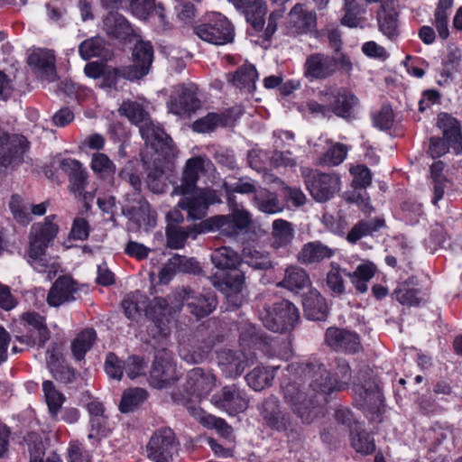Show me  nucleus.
<instances>
[{
  "label": "nucleus",
  "mask_w": 462,
  "mask_h": 462,
  "mask_svg": "<svg viewBox=\"0 0 462 462\" xmlns=\"http://www.w3.org/2000/svg\"><path fill=\"white\" fill-rule=\"evenodd\" d=\"M288 370L294 371L299 375L303 374L310 379L309 393L301 389V383L297 377L282 386L285 401L304 423H311L317 418L323 416L322 402H327L326 396L346 389L351 379L350 366L342 359L337 361V367L333 374L328 372L319 362L301 364L297 367L295 365H291Z\"/></svg>",
  "instance_id": "1"
},
{
  "label": "nucleus",
  "mask_w": 462,
  "mask_h": 462,
  "mask_svg": "<svg viewBox=\"0 0 462 462\" xmlns=\"http://www.w3.org/2000/svg\"><path fill=\"white\" fill-rule=\"evenodd\" d=\"M211 261L217 269L233 271L222 280L214 277L212 283L226 295L229 302L241 305L245 278L242 272L236 270L242 263L240 254L229 246H221L212 252Z\"/></svg>",
  "instance_id": "2"
},
{
  "label": "nucleus",
  "mask_w": 462,
  "mask_h": 462,
  "mask_svg": "<svg viewBox=\"0 0 462 462\" xmlns=\"http://www.w3.org/2000/svg\"><path fill=\"white\" fill-rule=\"evenodd\" d=\"M55 219V215H50L43 221L31 226L28 258L30 264L39 273H46L51 265L46 250L59 233L60 228Z\"/></svg>",
  "instance_id": "3"
},
{
  "label": "nucleus",
  "mask_w": 462,
  "mask_h": 462,
  "mask_svg": "<svg viewBox=\"0 0 462 462\" xmlns=\"http://www.w3.org/2000/svg\"><path fill=\"white\" fill-rule=\"evenodd\" d=\"M236 10L244 14L252 28L261 32V37L269 41L277 30V22L282 16L283 10L273 11L264 28L267 5L264 0H228Z\"/></svg>",
  "instance_id": "4"
},
{
  "label": "nucleus",
  "mask_w": 462,
  "mask_h": 462,
  "mask_svg": "<svg viewBox=\"0 0 462 462\" xmlns=\"http://www.w3.org/2000/svg\"><path fill=\"white\" fill-rule=\"evenodd\" d=\"M260 319L269 330L282 333L295 327L300 319V312L292 302L281 300L272 306H264L260 311Z\"/></svg>",
  "instance_id": "5"
},
{
  "label": "nucleus",
  "mask_w": 462,
  "mask_h": 462,
  "mask_svg": "<svg viewBox=\"0 0 462 462\" xmlns=\"http://www.w3.org/2000/svg\"><path fill=\"white\" fill-rule=\"evenodd\" d=\"M202 41L214 45H225L234 41L235 30L231 22L219 13L208 14L205 21L194 28Z\"/></svg>",
  "instance_id": "6"
},
{
  "label": "nucleus",
  "mask_w": 462,
  "mask_h": 462,
  "mask_svg": "<svg viewBox=\"0 0 462 462\" xmlns=\"http://www.w3.org/2000/svg\"><path fill=\"white\" fill-rule=\"evenodd\" d=\"M172 194L182 196L178 207L187 211L188 217L192 219H202L210 205L221 202V195L211 188H195L187 193Z\"/></svg>",
  "instance_id": "7"
},
{
  "label": "nucleus",
  "mask_w": 462,
  "mask_h": 462,
  "mask_svg": "<svg viewBox=\"0 0 462 462\" xmlns=\"http://www.w3.org/2000/svg\"><path fill=\"white\" fill-rule=\"evenodd\" d=\"M169 111L180 117H190L201 107L198 88L194 84H179L173 87L169 101Z\"/></svg>",
  "instance_id": "8"
},
{
  "label": "nucleus",
  "mask_w": 462,
  "mask_h": 462,
  "mask_svg": "<svg viewBox=\"0 0 462 462\" xmlns=\"http://www.w3.org/2000/svg\"><path fill=\"white\" fill-rule=\"evenodd\" d=\"M180 375L172 353L165 348L157 351L150 372V384L157 389L167 388L177 382Z\"/></svg>",
  "instance_id": "9"
},
{
  "label": "nucleus",
  "mask_w": 462,
  "mask_h": 462,
  "mask_svg": "<svg viewBox=\"0 0 462 462\" xmlns=\"http://www.w3.org/2000/svg\"><path fill=\"white\" fill-rule=\"evenodd\" d=\"M29 148L26 138L0 129V166L14 168L23 162Z\"/></svg>",
  "instance_id": "10"
},
{
  "label": "nucleus",
  "mask_w": 462,
  "mask_h": 462,
  "mask_svg": "<svg viewBox=\"0 0 462 462\" xmlns=\"http://www.w3.org/2000/svg\"><path fill=\"white\" fill-rule=\"evenodd\" d=\"M24 333L15 336V339L28 346H42L50 339V330L45 319L36 312H25L21 317Z\"/></svg>",
  "instance_id": "11"
},
{
  "label": "nucleus",
  "mask_w": 462,
  "mask_h": 462,
  "mask_svg": "<svg viewBox=\"0 0 462 462\" xmlns=\"http://www.w3.org/2000/svg\"><path fill=\"white\" fill-rule=\"evenodd\" d=\"M178 451V441L171 429L155 431L146 445L147 457L153 462H169Z\"/></svg>",
  "instance_id": "12"
},
{
  "label": "nucleus",
  "mask_w": 462,
  "mask_h": 462,
  "mask_svg": "<svg viewBox=\"0 0 462 462\" xmlns=\"http://www.w3.org/2000/svg\"><path fill=\"white\" fill-rule=\"evenodd\" d=\"M360 383H354L355 402L363 410L377 411L382 402L379 385L375 378L369 376L367 371L359 374Z\"/></svg>",
  "instance_id": "13"
},
{
  "label": "nucleus",
  "mask_w": 462,
  "mask_h": 462,
  "mask_svg": "<svg viewBox=\"0 0 462 462\" xmlns=\"http://www.w3.org/2000/svg\"><path fill=\"white\" fill-rule=\"evenodd\" d=\"M232 213L217 215L209 219L212 228L226 236H235L245 229L251 223V215L239 205L229 207Z\"/></svg>",
  "instance_id": "14"
},
{
  "label": "nucleus",
  "mask_w": 462,
  "mask_h": 462,
  "mask_svg": "<svg viewBox=\"0 0 462 462\" xmlns=\"http://www.w3.org/2000/svg\"><path fill=\"white\" fill-rule=\"evenodd\" d=\"M211 403L229 415H236L248 408L249 399L236 384H231L213 394Z\"/></svg>",
  "instance_id": "15"
},
{
  "label": "nucleus",
  "mask_w": 462,
  "mask_h": 462,
  "mask_svg": "<svg viewBox=\"0 0 462 462\" xmlns=\"http://www.w3.org/2000/svg\"><path fill=\"white\" fill-rule=\"evenodd\" d=\"M307 189L319 202L330 199L340 189L339 177L333 173L313 172L305 179Z\"/></svg>",
  "instance_id": "16"
},
{
  "label": "nucleus",
  "mask_w": 462,
  "mask_h": 462,
  "mask_svg": "<svg viewBox=\"0 0 462 462\" xmlns=\"http://www.w3.org/2000/svg\"><path fill=\"white\" fill-rule=\"evenodd\" d=\"M337 71L335 57L315 52L309 55L303 65L304 76L310 80H324L332 77Z\"/></svg>",
  "instance_id": "17"
},
{
  "label": "nucleus",
  "mask_w": 462,
  "mask_h": 462,
  "mask_svg": "<svg viewBox=\"0 0 462 462\" xmlns=\"http://www.w3.org/2000/svg\"><path fill=\"white\" fill-rule=\"evenodd\" d=\"M153 60V48L149 42H137L133 50V64L128 66L131 81L146 76Z\"/></svg>",
  "instance_id": "18"
},
{
  "label": "nucleus",
  "mask_w": 462,
  "mask_h": 462,
  "mask_svg": "<svg viewBox=\"0 0 462 462\" xmlns=\"http://www.w3.org/2000/svg\"><path fill=\"white\" fill-rule=\"evenodd\" d=\"M211 165L210 160L205 156H195L186 162L181 183L176 186L173 193H187L197 187L199 175L204 173Z\"/></svg>",
  "instance_id": "19"
},
{
  "label": "nucleus",
  "mask_w": 462,
  "mask_h": 462,
  "mask_svg": "<svg viewBox=\"0 0 462 462\" xmlns=\"http://www.w3.org/2000/svg\"><path fill=\"white\" fill-rule=\"evenodd\" d=\"M47 367L53 378L62 383H70L77 377V371L65 360L62 353L56 345L48 347L46 351Z\"/></svg>",
  "instance_id": "20"
},
{
  "label": "nucleus",
  "mask_w": 462,
  "mask_h": 462,
  "mask_svg": "<svg viewBox=\"0 0 462 462\" xmlns=\"http://www.w3.org/2000/svg\"><path fill=\"white\" fill-rule=\"evenodd\" d=\"M79 289L78 282L71 277L60 276L51 285L47 295V303L51 307H60L74 301Z\"/></svg>",
  "instance_id": "21"
},
{
  "label": "nucleus",
  "mask_w": 462,
  "mask_h": 462,
  "mask_svg": "<svg viewBox=\"0 0 462 462\" xmlns=\"http://www.w3.org/2000/svg\"><path fill=\"white\" fill-rule=\"evenodd\" d=\"M325 341L335 351L356 353L361 349L358 335L344 328H328L326 330Z\"/></svg>",
  "instance_id": "22"
},
{
  "label": "nucleus",
  "mask_w": 462,
  "mask_h": 462,
  "mask_svg": "<svg viewBox=\"0 0 462 462\" xmlns=\"http://www.w3.org/2000/svg\"><path fill=\"white\" fill-rule=\"evenodd\" d=\"M254 356L242 351L223 349L217 354L218 365L226 377H237L245 368L254 363Z\"/></svg>",
  "instance_id": "23"
},
{
  "label": "nucleus",
  "mask_w": 462,
  "mask_h": 462,
  "mask_svg": "<svg viewBox=\"0 0 462 462\" xmlns=\"http://www.w3.org/2000/svg\"><path fill=\"white\" fill-rule=\"evenodd\" d=\"M331 106L333 116L341 118L350 116L353 108L357 105L358 98L347 88H340L334 91L322 93Z\"/></svg>",
  "instance_id": "24"
},
{
  "label": "nucleus",
  "mask_w": 462,
  "mask_h": 462,
  "mask_svg": "<svg viewBox=\"0 0 462 462\" xmlns=\"http://www.w3.org/2000/svg\"><path fill=\"white\" fill-rule=\"evenodd\" d=\"M397 3L389 2L381 5L376 20L379 31L390 41H396L400 35L399 13Z\"/></svg>",
  "instance_id": "25"
},
{
  "label": "nucleus",
  "mask_w": 462,
  "mask_h": 462,
  "mask_svg": "<svg viewBox=\"0 0 462 462\" xmlns=\"http://www.w3.org/2000/svg\"><path fill=\"white\" fill-rule=\"evenodd\" d=\"M181 298L186 301L189 311L199 319L209 315L217 303L216 295L211 291L195 294L190 290L183 289Z\"/></svg>",
  "instance_id": "26"
},
{
  "label": "nucleus",
  "mask_w": 462,
  "mask_h": 462,
  "mask_svg": "<svg viewBox=\"0 0 462 462\" xmlns=\"http://www.w3.org/2000/svg\"><path fill=\"white\" fill-rule=\"evenodd\" d=\"M146 315L152 320L162 337L170 334V323L173 319V308L169 305L164 298H154L145 310Z\"/></svg>",
  "instance_id": "27"
},
{
  "label": "nucleus",
  "mask_w": 462,
  "mask_h": 462,
  "mask_svg": "<svg viewBox=\"0 0 462 462\" xmlns=\"http://www.w3.org/2000/svg\"><path fill=\"white\" fill-rule=\"evenodd\" d=\"M60 168L69 176L70 192L81 195L88 179V172L83 164L76 159L65 158L60 162Z\"/></svg>",
  "instance_id": "28"
},
{
  "label": "nucleus",
  "mask_w": 462,
  "mask_h": 462,
  "mask_svg": "<svg viewBox=\"0 0 462 462\" xmlns=\"http://www.w3.org/2000/svg\"><path fill=\"white\" fill-rule=\"evenodd\" d=\"M260 413L271 429L282 431L285 430L290 424L289 415L281 411L279 400L274 396H270L263 401Z\"/></svg>",
  "instance_id": "29"
},
{
  "label": "nucleus",
  "mask_w": 462,
  "mask_h": 462,
  "mask_svg": "<svg viewBox=\"0 0 462 462\" xmlns=\"http://www.w3.org/2000/svg\"><path fill=\"white\" fill-rule=\"evenodd\" d=\"M216 384L215 376L201 368H193L187 374L186 391L189 395L202 397L208 394Z\"/></svg>",
  "instance_id": "30"
},
{
  "label": "nucleus",
  "mask_w": 462,
  "mask_h": 462,
  "mask_svg": "<svg viewBox=\"0 0 462 462\" xmlns=\"http://www.w3.org/2000/svg\"><path fill=\"white\" fill-rule=\"evenodd\" d=\"M288 23L295 33L310 32L317 24L316 14L309 11L305 5L297 4L289 13Z\"/></svg>",
  "instance_id": "31"
},
{
  "label": "nucleus",
  "mask_w": 462,
  "mask_h": 462,
  "mask_svg": "<svg viewBox=\"0 0 462 462\" xmlns=\"http://www.w3.org/2000/svg\"><path fill=\"white\" fill-rule=\"evenodd\" d=\"M139 131L146 145L154 150L156 153L162 152L165 148L169 147L170 137L159 125L150 118L139 125Z\"/></svg>",
  "instance_id": "32"
},
{
  "label": "nucleus",
  "mask_w": 462,
  "mask_h": 462,
  "mask_svg": "<svg viewBox=\"0 0 462 462\" xmlns=\"http://www.w3.org/2000/svg\"><path fill=\"white\" fill-rule=\"evenodd\" d=\"M28 64L42 78L53 81L56 77L55 57L50 51L38 50L28 57Z\"/></svg>",
  "instance_id": "33"
},
{
  "label": "nucleus",
  "mask_w": 462,
  "mask_h": 462,
  "mask_svg": "<svg viewBox=\"0 0 462 462\" xmlns=\"http://www.w3.org/2000/svg\"><path fill=\"white\" fill-rule=\"evenodd\" d=\"M311 285L309 273L297 265H290L285 269L283 279L277 283L278 287L298 292Z\"/></svg>",
  "instance_id": "34"
},
{
  "label": "nucleus",
  "mask_w": 462,
  "mask_h": 462,
  "mask_svg": "<svg viewBox=\"0 0 462 462\" xmlns=\"http://www.w3.org/2000/svg\"><path fill=\"white\" fill-rule=\"evenodd\" d=\"M196 267L193 259L175 254L171 257L159 273L160 282L167 284L178 272L191 273Z\"/></svg>",
  "instance_id": "35"
},
{
  "label": "nucleus",
  "mask_w": 462,
  "mask_h": 462,
  "mask_svg": "<svg viewBox=\"0 0 462 462\" xmlns=\"http://www.w3.org/2000/svg\"><path fill=\"white\" fill-rule=\"evenodd\" d=\"M334 250L319 241L305 244L298 254V261L303 264H312L329 259Z\"/></svg>",
  "instance_id": "36"
},
{
  "label": "nucleus",
  "mask_w": 462,
  "mask_h": 462,
  "mask_svg": "<svg viewBox=\"0 0 462 462\" xmlns=\"http://www.w3.org/2000/svg\"><path fill=\"white\" fill-rule=\"evenodd\" d=\"M302 305L305 316L309 319L323 320L328 316L326 300L316 289H311L304 295Z\"/></svg>",
  "instance_id": "37"
},
{
  "label": "nucleus",
  "mask_w": 462,
  "mask_h": 462,
  "mask_svg": "<svg viewBox=\"0 0 462 462\" xmlns=\"http://www.w3.org/2000/svg\"><path fill=\"white\" fill-rule=\"evenodd\" d=\"M79 53L84 60L92 58L107 60L111 57V51L106 41L100 36H94L83 41L79 46Z\"/></svg>",
  "instance_id": "38"
},
{
  "label": "nucleus",
  "mask_w": 462,
  "mask_h": 462,
  "mask_svg": "<svg viewBox=\"0 0 462 462\" xmlns=\"http://www.w3.org/2000/svg\"><path fill=\"white\" fill-rule=\"evenodd\" d=\"M104 31L116 39L125 40L133 33L128 21L118 13H109L104 19Z\"/></svg>",
  "instance_id": "39"
},
{
  "label": "nucleus",
  "mask_w": 462,
  "mask_h": 462,
  "mask_svg": "<svg viewBox=\"0 0 462 462\" xmlns=\"http://www.w3.org/2000/svg\"><path fill=\"white\" fill-rule=\"evenodd\" d=\"M189 411L204 426L217 430V432L226 439L232 438L233 429L226 423L224 419L208 414L202 410L197 408L189 407Z\"/></svg>",
  "instance_id": "40"
},
{
  "label": "nucleus",
  "mask_w": 462,
  "mask_h": 462,
  "mask_svg": "<svg viewBox=\"0 0 462 462\" xmlns=\"http://www.w3.org/2000/svg\"><path fill=\"white\" fill-rule=\"evenodd\" d=\"M96 339L97 332L93 328H85L78 333L70 343V350L75 360H83L86 354L92 348Z\"/></svg>",
  "instance_id": "41"
},
{
  "label": "nucleus",
  "mask_w": 462,
  "mask_h": 462,
  "mask_svg": "<svg viewBox=\"0 0 462 462\" xmlns=\"http://www.w3.org/2000/svg\"><path fill=\"white\" fill-rule=\"evenodd\" d=\"M198 232L193 226H180L178 225L168 224L166 227L167 246L171 249L183 248L187 239L190 236L193 239L197 237Z\"/></svg>",
  "instance_id": "42"
},
{
  "label": "nucleus",
  "mask_w": 462,
  "mask_h": 462,
  "mask_svg": "<svg viewBox=\"0 0 462 462\" xmlns=\"http://www.w3.org/2000/svg\"><path fill=\"white\" fill-rule=\"evenodd\" d=\"M272 245L276 248L288 246L294 238L292 224L284 219H275L272 225Z\"/></svg>",
  "instance_id": "43"
},
{
  "label": "nucleus",
  "mask_w": 462,
  "mask_h": 462,
  "mask_svg": "<svg viewBox=\"0 0 462 462\" xmlns=\"http://www.w3.org/2000/svg\"><path fill=\"white\" fill-rule=\"evenodd\" d=\"M437 125L442 130L443 137L456 149L462 140L457 120L447 113L439 115Z\"/></svg>",
  "instance_id": "44"
},
{
  "label": "nucleus",
  "mask_w": 462,
  "mask_h": 462,
  "mask_svg": "<svg viewBox=\"0 0 462 462\" xmlns=\"http://www.w3.org/2000/svg\"><path fill=\"white\" fill-rule=\"evenodd\" d=\"M279 366L272 368L256 366L249 374H246L245 380L247 384L254 391H262L270 386L274 378V372Z\"/></svg>",
  "instance_id": "45"
},
{
  "label": "nucleus",
  "mask_w": 462,
  "mask_h": 462,
  "mask_svg": "<svg viewBox=\"0 0 462 462\" xmlns=\"http://www.w3.org/2000/svg\"><path fill=\"white\" fill-rule=\"evenodd\" d=\"M383 218L375 217L370 220H361L357 222L348 232L346 240L355 244L361 238L371 236L384 226Z\"/></svg>",
  "instance_id": "46"
},
{
  "label": "nucleus",
  "mask_w": 462,
  "mask_h": 462,
  "mask_svg": "<svg viewBox=\"0 0 462 462\" xmlns=\"http://www.w3.org/2000/svg\"><path fill=\"white\" fill-rule=\"evenodd\" d=\"M223 188L226 193L227 204L229 207H233L234 205H238L235 201L236 198L234 196V193H240V194L254 193L255 195L260 190V189H258L256 182L247 177L240 178L234 183L224 182Z\"/></svg>",
  "instance_id": "47"
},
{
  "label": "nucleus",
  "mask_w": 462,
  "mask_h": 462,
  "mask_svg": "<svg viewBox=\"0 0 462 462\" xmlns=\"http://www.w3.org/2000/svg\"><path fill=\"white\" fill-rule=\"evenodd\" d=\"M453 2L454 0H439L434 11L433 24L443 40L449 36L448 20Z\"/></svg>",
  "instance_id": "48"
},
{
  "label": "nucleus",
  "mask_w": 462,
  "mask_h": 462,
  "mask_svg": "<svg viewBox=\"0 0 462 462\" xmlns=\"http://www.w3.org/2000/svg\"><path fill=\"white\" fill-rule=\"evenodd\" d=\"M343 9L345 12L341 19L343 25L350 28L363 27L365 19L362 15L365 13V8L358 0H344Z\"/></svg>",
  "instance_id": "49"
},
{
  "label": "nucleus",
  "mask_w": 462,
  "mask_h": 462,
  "mask_svg": "<svg viewBox=\"0 0 462 462\" xmlns=\"http://www.w3.org/2000/svg\"><path fill=\"white\" fill-rule=\"evenodd\" d=\"M376 266L371 262L360 263L352 273H347L351 282L361 293L367 291V282L374 276Z\"/></svg>",
  "instance_id": "50"
},
{
  "label": "nucleus",
  "mask_w": 462,
  "mask_h": 462,
  "mask_svg": "<svg viewBox=\"0 0 462 462\" xmlns=\"http://www.w3.org/2000/svg\"><path fill=\"white\" fill-rule=\"evenodd\" d=\"M90 168L100 179L113 178L116 166L110 158L103 152H95L91 157Z\"/></svg>",
  "instance_id": "51"
},
{
  "label": "nucleus",
  "mask_w": 462,
  "mask_h": 462,
  "mask_svg": "<svg viewBox=\"0 0 462 462\" xmlns=\"http://www.w3.org/2000/svg\"><path fill=\"white\" fill-rule=\"evenodd\" d=\"M229 80L238 88H254L258 73L253 64H244L240 66L235 74L228 75Z\"/></svg>",
  "instance_id": "52"
},
{
  "label": "nucleus",
  "mask_w": 462,
  "mask_h": 462,
  "mask_svg": "<svg viewBox=\"0 0 462 462\" xmlns=\"http://www.w3.org/2000/svg\"><path fill=\"white\" fill-rule=\"evenodd\" d=\"M119 113L126 116L132 123L140 124V125L150 118L143 105L133 100L124 101L119 107Z\"/></svg>",
  "instance_id": "53"
},
{
  "label": "nucleus",
  "mask_w": 462,
  "mask_h": 462,
  "mask_svg": "<svg viewBox=\"0 0 462 462\" xmlns=\"http://www.w3.org/2000/svg\"><path fill=\"white\" fill-rule=\"evenodd\" d=\"M148 397L147 392L143 388H130L124 392L119 410L121 412L127 413L134 411L141 405Z\"/></svg>",
  "instance_id": "54"
},
{
  "label": "nucleus",
  "mask_w": 462,
  "mask_h": 462,
  "mask_svg": "<svg viewBox=\"0 0 462 462\" xmlns=\"http://www.w3.org/2000/svg\"><path fill=\"white\" fill-rule=\"evenodd\" d=\"M243 260L254 269L267 270L272 267L269 254L259 251L252 246L244 248L242 261Z\"/></svg>",
  "instance_id": "55"
},
{
  "label": "nucleus",
  "mask_w": 462,
  "mask_h": 462,
  "mask_svg": "<svg viewBox=\"0 0 462 462\" xmlns=\"http://www.w3.org/2000/svg\"><path fill=\"white\" fill-rule=\"evenodd\" d=\"M42 390L50 413L52 417L57 416L65 401L64 395L55 388L50 380L42 383Z\"/></svg>",
  "instance_id": "56"
},
{
  "label": "nucleus",
  "mask_w": 462,
  "mask_h": 462,
  "mask_svg": "<svg viewBox=\"0 0 462 462\" xmlns=\"http://www.w3.org/2000/svg\"><path fill=\"white\" fill-rule=\"evenodd\" d=\"M226 118L223 114L208 113L207 116L196 120L192 124V130L197 133L213 132L219 126H224Z\"/></svg>",
  "instance_id": "57"
},
{
  "label": "nucleus",
  "mask_w": 462,
  "mask_h": 462,
  "mask_svg": "<svg viewBox=\"0 0 462 462\" xmlns=\"http://www.w3.org/2000/svg\"><path fill=\"white\" fill-rule=\"evenodd\" d=\"M394 299L402 305L419 306L422 301L421 291L411 288L408 283L400 284L393 292Z\"/></svg>",
  "instance_id": "58"
},
{
  "label": "nucleus",
  "mask_w": 462,
  "mask_h": 462,
  "mask_svg": "<svg viewBox=\"0 0 462 462\" xmlns=\"http://www.w3.org/2000/svg\"><path fill=\"white\" fill-rule=\"evenodd\" d=\"M130 10L134 15L140 19H147L148 16L155 12L156 14L163 19L162 7L155 5V0H128Z\"/></svg>",
  "instance_id": "59"
},
{
  "label": "nucleus",
  "mask_w": 462,
  "mask_h": 462,
  "mask_svg": "<svg viewBox=\"0 0 462 462\" xmlns=\"http://www.w3.org/2000/svg\"><path fill=\"white\" fill-rule=\"evenodd\" d=\"M351 445L358 453L368 455L374 452L375 445L372 436L365 430H351Z\"/></svg>",
  "instance_id": "60"
},
{
  "label": "nucleus",
  "mask_w": 462,
  "mask_h": 462,
  "mask_svg": "<svg viewBox=\"0 0 462 462\" xmlns=\"http://www.w3.org/2000/svg\"><path fill=\"white\" fill-rule=\"evenodd\" d=\"M254 201L258 208L264 213L275 214L282 211V207L273 193L266 189H260L254 197Z\"/></svg>",
  "instance_id": "61"
},
{
  "label": "nucleus",
  "mask_w": 462,
  "mask_h": 462,
  "mask_svg": "<svg viewBox=\"0 0 462 462\" xmlns=\"http://www.w3.org/2000/svg\"><path fill=\"white\" fill-rule=\"evenodd\" d=\"M128 69V66H124L120 68H112L106 66L104 69V74L102 75L103 86L110 88H116L120 79L131 80V79L127 76Z\"/></svg>",
  "instance_id": "62"
},
{
  "label": "nucleus",
  "mask_w": 462,
  "mask_h": 462,
  "mask_svg": "<svg viewBox=\"0 0 462 462\" xmlns=\"http://www.w3.org/2000/svg\"><path fill=\"white\" fill-rule=\"evenodd\" d=\"M30 462H43L45 447L42 438L38 434H29L26 438Z\"/></svg>",
  "instance_id": "63"
},
{
  "label": "nucleus",
  "mask_w": 462,
  "mask_h": 462,
  "mask_svg": "<svg viewBox=\"0 0 462 462\" xmlns=\"http://www.w3.org/2000/svg\"><path fill=\"white\" fill-rule=\"evenodd\" d=\"M347 154V148L342 143L332 145L321 157V162L329 166H337L343 162Z\"/></svg>",
  "instance_id": "64"
}]
</instances>
